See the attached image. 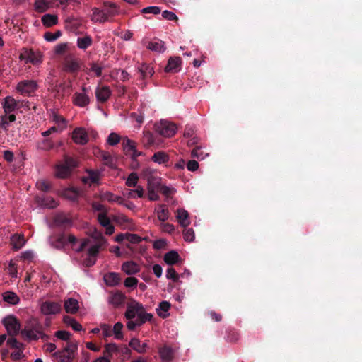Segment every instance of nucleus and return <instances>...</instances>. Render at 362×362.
Instances as JSON below:
<instances>
[{
    "label": "nucleus",
    "mask_w": 362,
    "mask_h": 362,
    "mask_svg": "<svg viewBox=\"0 0 362 362\" xmlns=\"http://www.w3.org/2000/svg\"><path fill=\"white\" fill-rule=\"evenodd\" d=\"M78 341H69L61 350L54 352L52 357L55 362H75L78 355Z\"/></svg>",
    "instance_id": "obj_1"
},
{
    "label": "nucleus",
    "mask_w": 362,
    "mask_h": 362,
    "mask_svg": "<svg viewBox=\"0 0 362 362\" xmlns=\"http://www.w3.org/2000/svg\"><path fill=\"white\" fill-rule=\"evenodd\" d=\"M21 334L23 337L29 340H37L41 338L47 341L49 339V336L43 332L42 325L35 319H32L27 322Z\"/></svg>",
    "instance_id": "obj_2"
},
{
    "label": "nucleus",
    "mask_w": 362,
    "mask_h": 362,
    "mask_svg": "<svg viewBox=\"0 0 362 362\" xmlns=\"http://www.w3.org/2000/svg\"><path fill=\"white\" fill-rule=\"evenodd\" d=\"M144 174L146 177L147 180V189L149 200H158L159 196L158 194V192L162 185L161 178L152 175L151 170L148 168L144 170Z\"/></svg>",
    "instance_id": "obj_3"
},
{
    "label": "nucleus",
    "mask_w": 362,
    "mask_h": 362,
    "mask_svg": "<svg viewBox=\"0 0 362 362\" xmlns=\"http://www.w3.org/2000/svg\"><path fill=\"white\" fill-rule=\"evenodd\" d=\"M81 60L75 57L74 54H68L64 56L62 62V70L76 77L81 70Z\"/></svg>",
    "instance_id": "obj_4"
},
{
    "label": "nucleus",
    "mask_w": 362,
    "mask_h": 362,
    "mask_svg": "<svg viewBox=\"0 0 362 362\" xmlns=\"http://www.w3.org/2000/svg\"><path fill=\"white\" fill-rule=\"evenodd\" d=\"M91 97L92 91L90 87L83 86L81 91L74 93L72 103L75 106L86 107L90 104Z\"/></svg>",
    "instance_id": "obj_5"
},
{
    "label": "nucleus",
    "mask_w": 362,
    "mask_h": 362,
    "mask_svg": "<svg viewBox=\"0 0 362 362\" xmlns=\"http://www.w3.org/2000/svg\"><path fill=\"white\" fill-rule=\"evenodd\" d=\"M8 334L11 336L18 335L21 329V323L14 315H8L2 320Z\"/></svg>",
    "instance_id": "obj_6"
},
{
    "label": "nucleus",
    "mask_w": 362,
    "mask_h": 362,
    "mask_svg": "<svg viewBox=\"0 0 362 362\" xmlns=\"http://www.w3.org/2000/svg\"><path fill=\"white\" fill-rule=\"evenodd\" d=\"M42 55L40 52H35L32 49L23 47L20 53L19 59L25 63L36 64L42 62Z\"/></svg>",
    "instance_id": "obj_7"
},
{
    "label": "nucleus",
    "mask_w": 362,
    "mask_h": 362,
    "mask_svg": "<svg viewBox=\"0 0 362 362\" xmlns=\"http://www.w3.org/2000/svg\"><path fill=\"white\" fill-rule=\"evenodd\" d=\"M155 130L163 136L171 137L176 132V127L175 124L170 122L161 120L159 123L155 124Z\"/></svg>",
    "instance_id": "obj_8"
},
{
    "label": "nucleus",
    "mask_w": 362,
    "mask_h": 362,
    "mask_svg": "<svg viewBox=\"0 0 362 362\" xmlns=\"http://www.w3.org/2000/svg\"><path fill=\"white\" fill-rule=\"evenodd\" d=\"M72 90V80L63 81L52 87V93L57 99L63 98L66 95H69Z\"/></svg>",
    "instance_id": "obj_9"
},
{
    "label": "nucleus",
    "mask_w": 362,
    "mask_h": 362,
    "mask_svg": "<svg viewBox=\"0 0 362 362\" xmlns=\"http://www.w3.org/2000/svg\"><path fill=\"white\" fill-rule=\"evenodd\" d=\"M37 82L34 80H24L16 86V90L23 95H30L37 89Z\"/></svg>",
    "instance_id": "obj_10"
},
{
    "label": "nucleus",
    "mask_w": 362,
    "mask_h": 362,
    "mask_svg": "<svg viewBox=\"0 0 362 362\" xmlns=\"http://www.w3.org/2000/svg\"><path fill=\"white\" fill-rule=\"evenodd\" d=\"M122 144L125 154L130 155L132 159L134 161H136V158L141 156L142 153L136 149V143L128 137H124Z\"/></svg>",
    "instance_id": "obj_11"
},
{
    "label": "nucleus",
    "mask_w": 362,
    "mask_h": 362,
    "mask_svg": "<svg viewBox=\"0 0 362 362\" xmlns=\"http://www.w3.org/2000/svg\"><path fill=\"white\" fill-rule=\"evenodd\" d=\"M142 310H144L143 305L132 299L127 305V310L124 313V317L127 320H133Z\"/></svg>",
    "instance_id": "obj_12"
},
{
    "label": "nucleus",
    "mask_w": 362,
    "mask_h": 362,
    "mask_svg": "<svg viewBox=\"0 0 362 362\" xmlns=\"http://www.w3.org/2000/svg\"><path fill=\"white\" fill-rule=\"evenodd\" d=\"M126 296L120 291H112L107 298V302L115 308H118L124 305Z\"/></svg>",
    "instance_id": "obj_13"
},
{
    "label": "nucleus",
    "mask_w": 362,
    "mask_h": 362,
    "mask_svg": "<svg viewBox=\"0 0 362 362\" xmlns=\"http://www.w3.org/2000/svg\"><path fill=\"white\" fill-rule=\"evenodd\" d=\"M41 312L44 315H55L62 310V305L58 302L45 301L41 304Z\"/></svg>",
    "instance_id": "obj_14"
},
{
    "label": "nucleus",
    "mask_w": 362,
    "mask_h": 362,
    "mask_svg": "<svg viewBox=\"0 0 362 362\" xmlns=\"http://www.w3.org/2000/svg\"><path fill=\"white\" fill-rule=\"evenodd\" d=\"M82 26L83 21L81 18L70 16L65 20L66 29L76 34L80 33Z\"/></svg>",
    "instance_id": "obj_15"
},
{
    "label": "nucleus",
    "mask_w": 362,
    "mask_h": 362,
    "mask_svg": "<svg viewBox=\"0 0 362 362\" xmlns=\"http://www.w3.org/2000/svg\"><path fill=\"white\" fill-rule=\"evenodd\" d=\"M107 212L100 213L98 215V221L99 223L105 228V233L107 235H111L115 231V227L111 224L110 219L107 215Z\"/></svg>",
    "instance_id": "obj_16"
},
{
    "label": "nucleus",
    "mask_w": 362,
    "mask_h": 362,
    "mask_svg": "<svg viewBox=\"0 0 362 362\" xmlns=\"http://www.w3.org/2000/svg\"><path fill=\"white\" fill-rule=\"evenodd\" d=\"M72 139L77 144L84 145L87 144L88 137L85 129L76 128L72 132Z\"/></svg>",
    "instance_id": "obj_17"
},
{
    "label": "nucleus",
    "mask_w": 362,
    "mask_h": 362,
    "mask_svg": "<svg viewBox=\"0 0 362 362\" xmlns=\"http://www.w3.org/2000/svg\"><path fill=\"white\" fill-rule=\"evenodd\" d=\"M35 200L40 206L49 209H54L58 205L53 197L45 194L36 196Z\"/></svg>",
    "instance_id": "obj_18"
},
{
    "label": "nucleus",
    "mask_w": 362,
    "mask_h": 362,
    "mask_svg": "<svg viewBox=\"0 0 362 362\" xmlns=\"http://www.w3.org/2000/svg\"><path fill=\"white\" fill-rule=\"evenodd\" d=\"M97 100L99 103H104L108 100L111 95V90L107 86H98L95 90Z\"/></svg>",
    "instance_id": "obj_19"
},
{
    "label": "nucleus",
    "mask_w": 362,
    "mask_h": 362,
    "mask_svg": "<svg viewBox=\"0 0 362 362\" xmlns=\"http://www.w3.org/2000/svg\"><path fill=\"white\" fill-rule=\"evenodd\" d=\"M2 107L4 113L10 114L18 109V103L12 96H6L2 102Z\"/></svg>",
    "instance_id": "obj_20"
},
{
    "label": "nucleus",
    "mask_w": 362,
    "mask_h": 362,
    "mask_svg": "<svg viewBox=\"0 0 362 362\" xmlns=\"http://www.w3.org/2000/svg\"><path fill=\"white\" fill-rule=\"evenodd\" d=\"M181 59L179 57H171L168 59L165 71L168 73H177L180 70Z\"/></svg>",
    "instance_id": "obj_21"
},
{
    "label": "nucleus",
    "mask_w": 362,
    "mask_h": 362,
    "mask_svg": "<svg viewBox=\"0 0 362 362\" xmlns=\"http://www.w3.org/2000/svg\"><path fill=\"white\" fill-rule=\"evenodd\" d=\"M51 245L58 250H62L67 245L66 235L64 233H59L55 236L54 240L50 241Z\"/></svg>",
    "instance_id": "obj_22"
},
{
    "label": "nucleus",
    "mask_w": 362,
    "mask_h": 362,
    "mask_svg": "<svg viewBox=\"0 0 362 362\" xmlns=\"http://www.w3.org/2000/svg\"><path fill=\"white\" fill-rule=\"evenodd\" d=\"M122 270L127 275H133L139 272L140 267L135 262L127 261L122 264Z\"/></svg>",
    "instance_id": "obj_23"
},
{
    "label": "nucleus",
    "mask_w": 362,
    "mask_h": 362,
    "mask_svg": "<svg viewBox=\"0 0 362 362\" xmlns=\"http://www.w3.org/2000/svg\"><path fill=\"white\" fill-rule=\"evenodd\" d=\"M54 222L57 226L64 228H69L72 225L71 218L64 214H59L56 215L54 218Z\"/></svg>",
    "instance_id": "obj_24"
},
{
    "label": "nucleus",
    "mask_w": 362,
    "mask_h": 362,
    "mask_svg": "<svg viewBox=\"0 0 362 362\" xmlns=\"http://www.w3.org/2000/svg\"><path fill=\"white\" fill-rule=\"evenodd\" d=\"M176 214V218L182 226L185 228L189 225L190 221L189 213L185 209H177Z\"/></svg>",
    "instance_id": "obj_25"
},
{
    "label": "nucleus",
    "mask_w": 362,
    "mask_h": 362,
    "mask_svg": "<svg viewBox=\"0 0 362 362\" xmlns=\"http://www.w3.org/2000/svg\"><path fill=\"white\" fill-rule=\"evenodd\" d=\"M64 309L66 313L74 314L79 308L78 301L73 298H69L64 300Z\"/></svg>",
    "instance_id": "obj_26"
},
{
    "label": "nucleus",
    "mask_w": 362,
    "mask_h": 362,
    "mask_svg": "<svg viewBox=\"0 0 362 362\" xmlns=\"http://www.w3.org/2000/svg\"><path fill=\"white\" fill-rule=\"evenodd\" d=\"M129 346L136 352L140 354L145 353L148 349L147 343L144 342L141 344L140 340L137 338L132 339L129 343Z\"/></svg>",
    "instance_id": "obj_27"
},
{
    "label": "nucleus",
    "mask_w": 362,
    "mask_h": 362,
    "mask_svg": "<svg viewBox=\"0 0 362 362\" xmlns=\"http://www.w3.org/2000/svg\"><path fill=\"white\" fill-rule=\"evenodd\" d=\"M163 259L167 264L173 265L180 262V257L175 250H170L165 254Z\"/></svg>",
    "instance_id": "obj_28"
},
{
    "label": "nucleus",
    "mask_w": 362,
    "mask_h": 362,
    "mask_svg": "<svg viewBox=\"0 0 362 362\" xmlns=\"http://www.w3.org/2000/svg\"><path fill=\"white\" fill-rule=\"evenodd\" d=\"M158 353L161 359L165 362L170 361L173 358V351L172 349L167 345L160 347Z\"/></svg>",
    "instance_id": "obj_29"
},
{
    "label": "nucleus",
    "mask_w": 362,
    "mask_h": 362,
    "mask_svg": "<svg viewBox=\"0 0 362 362\" xmlns=\"http://www.w3.org/2000/svg\"><path fill=\"white\" fill-rule=\"evenodd\" d=\"M121 279L119 274L115 272H110L104 276V281L107 286H115L119 284Z\"/></svg>",
    "instance_id": "obj_30"
},
{
    "label": "nucleus",
    "mask_w": 362,
    "mask_h": 362,
    "mask_svg": "<svg viewBox=\"0 0 362 362\" xmlns=\"http://www.w3.org/2000/svg\"><path fill=\"white\" fill-rule=\"evenodd\" d=\"M11 245L15 250H20L25 243L23 235L14 234L11 238Z\"/></svg>",
    "instance_id": "obj_31"
},
{
    "label": "nucleus",
    "mask_w": 362,
    "mask_h": 362,
    "mask_svg": "<svg viewBox=\"0 0 362 362\" xmlns=\"http://www.w3.org/2000/svg\"><path fill=\"white\" fill-rule=\"evenodd\" d=\"M138 71L140 74V78L145 79L148 77H151L154 71L152 66L147 64H142L138 67Z\"/></svg>",
    "instance_id": "obj_32"
},
{
    "label": "nucleus",
    "mask_w": 362,
    "mask_h": 362,
    "mask_svg": "<svg viewBox=\"0 0 362 362\" xmlns=\"http://www.w3.org/2000/svg\"><path fill=\"white\" fill-rule=\"evenodd\" d=\"M90 19L93 22L104 23L107 21V16H105L103 10L94 8Z\"/></svg>",
    "instance_id": "obj_33"
},
{
    "label": "nucleus",
    "mask_w": 362,
    "mask_h": 362,
    "mask_svg": "<svg viewBox=\"0 0 362 362\" xmlns=\"http://www.w3.org/2000/svg\"><path fill=\"white\" fill-rule=\"evenodd\" d=\"M93 44L92 37L86 34L83 37H78L76 41L77 47L83 50L86 49Z\"/></svg>",
    "instance_id": "obj_34"
},
{
    "label": "nucleus",
    "mask_w": 362,
    "mask_h": 362,
    "mask_svg": "<svg viewBox=\"0 0 362 362\" xmlns=\"http://www.w3.org/2000/svg\"><path fill=\"white\" fill-rule=\"evenodd\" d=\"M153 319V315L151 313H148L145 311V309L142 310L138 315L137 318L135 320L136 324L138 325V327L141 326L143 324H144L146 322H151Z\"/></svg>",
    "instance_id": "obj_35"
},
{
    "label": "nucleus",
    "mask_w": 362,
    "mask_h": 362,
    "mask_svg": "<svg viewBox=\"0 0 362 362\" xmlns=\"http://www.w3.org/2000/svg\"><path fill=\"white\" fill-rule=\"evenodd\" d=\"M71 173V171L69 170V168L64 164H59L56 166L55 175L59 178H66Z\"/></svg>",
    "instance_id": "obj_36"
},
{
    "label": "nucleus",
    "mask_w": 362,
    "mask_h": 362,
    "mask_svg": "<svg viewBox=\"0 0 362 362\" xmlns=\"http://www.w3.org/2000/svg\"><path fill=\"white\" fill-rule=\"evenodd\" d=\"M58 21V18L56 15L45 14L42 17V23L45 27H51L56 25Z\"/></svg>",
    "instance_id": "obj_37"
},
{
    "label": "nucleus",
    "mask_w": 362,
    "mask_h": 362,
    "mask_svg": "<svg viewBox=\"0 0 362 362\" xmlns=\"http://www.w3.org/2000/svg\"><path fill=\"white\" fill-rule=\"evenodd\" d=\"M151 160L158 164H164L169 160V156L163 151H158L153 155Z\"/></svg>",
    "instance_id": "obj_38"
},
{
    "label": "nucleus",
    "mask_w": 362,
    "mask_h": 362,
    "mask_svg": "<svg viewBox=\"0 0 362 362\" xmlns=\"http://www.w3.org/2000/svg\"><path fill=\"white\" fill-rule=\"evenodd\" d=\"M119 352V348L115 343L107 344L105 346L103 355L108 358H111L114 354Z\"/></svg>",
    "instance_id": "obj_39"
},
{
    "label": "nucleus",
    "mask_w": 362,
    "mask_h": 362,
    "mask_svg": "<svg viewBox=\"0 0 362 362\" xmlns=\"http://www.w3.org/2000/svg\"><path fill=\"white\" fill-rule=\"evenodd\" d=\"M3 298L4 301L12 305H16L20 301L18 296L12 291H6L4 293Z\"/></svg>",
    "instance_id": "obj_40"
},
{
    "label": "nucleus",
    "mask_w": 362,
    "mask_h": 362,
    "mask_svg": "<svg viewBox=\"0 0 362 362\" xmlns=\"http://www.w3.org/2000/svg\"><path fill=\"white\" fill-rule=\"evenodd\" d=\"M64 322L70 326L74 331L79 332L82 330L81 325L70 316H64Z\"/></svg>",
    "instance_id": "obj_41"
},
{
    "label": "nucleus",
    "mask_w": 362,
    "mask_h": 362,
    "mask_svg": "<svg viewBox=\"0 0 362 362\" xmlns=\"http://www.w3.org/2000/svg\"><path fill=\"white\" fill-rule=\"evenodd\" d=\"M147 48L158 52H163L165 50L164 42L159 40L155 42H149Z\"/></svg>",
    "instance_id": "obj_42"
},
{
    "label": "nucleus",
    "mask_w": 362,
    "mask_h": 362,
    "mask_svg": "<svg viewBox=\"0 0 362 362\" xmlns=\"http://www.w3.org/2000/svg\"><path fill=\"white\" fill-rule=\"evenodd\" d=\"M100 158L104 161V164L111 168H115V165L114 163V159L110 153L106 151H102L100 153Z\"/></svg>",
    "instance_id": "obj_43"
},
{
    "label": "nucleus",
    "mask_w": 362,
    "mask_h": 362,
    "mask_svg": "<svg viewBox=\"0 0 362 362\" xmlns=\"http://www.w3.org/2000/svg\"><path fill=\"white\" fill-rule=\"evenodd\" d=\"M124 325L122 322H117L115 324L112 329V334L115 336V338L117 339H123L124 336L122 333V329Z\"/></svg>",
    "instance_id": "obj_44"
},
{
    "label": "nucleus",
    "mask_w": 362,
    "mask_h": 362,
    "mask_svg": "<svg viewBox=\"0 0 362 362\" xmlns=\"http://www.w3.org/2000/svg\"><path fill=\"white\" fill-rule=\"evenodd\" d=\"M105 14L107 16H113L117 13V6L115 4L107 2L105 4V8L103 9Z\"/></svg>",
    "instance_id": "obj_45"
},
{
    "label": "nucleus",
    "mask_w": 362,
    "mask_h": 362,
    "mask_svg": "<svg viewBox=\"0 0 362 362\" xmlns=\"http://www.w3.org/2000/svg\"><path fill=\"white\" fill-rule=\"evenodd\" d=\"M54 336L61 340L65 341L67 344L69 341H76L75 340H71V334L66 330H59L54 334Z\"/></svg>",
    "instance_id": "obj_46"
},
{
    "label": "nucleus",
    "mask_w": 362,
    "mask_h": 362,
    "mask_svg": "<svg viewBox=\"0 0 362 362\" xmlns=\"http://www.w3.org/2000/svg\"><path fill=\"white\" fill-rule=\"evenodd\" d=\"M160 209L157 211L158 218L162 222H165L168 219L170 212L165 205H160Z\"/></svg>",
    "instance_id": "obj_47"
},
{
    "label": "nucleus",
    "mask_w": 362,
    "mask_h": 362,
    "mask_svg": "<svg viewBox=\"0 0 362 362\" xmlns=\"http://www.w3.org/2000/svg\"><path fill=\"white\" fill-rule=\"evenodd\" d=\"M138 180H139V176H138L137 173H131L129 175L125 184L129 187H135L137 186Z\"/></svg>",
    "instance_id": "obj_48"
},
{
    "label": "nucleus",
    "mask_w": 362,
    "mask_h": 362,
    "mask_svg": "<svg viewBox=\"0 0 362 362\" xmlns=\"http://www.w3.org/2000/svg\"><path fill=\"white\" fill-rule=\"evenodd\" d=\"M35 6L38 12H45L48 9L49 2L47 0H36Z\"/></svg>",
    "instance_id": "obj_49"
},
{
    "label": "nucleus",
    "mask_w": 362,
    "mask_h": 362,
    "mask_svg": "<svg viewBox=\"0 0 362 362\" xmlns=\"http://www.w3.org/2000/svg\"><path fill=\"white\" fill-rule=\"evenodd\" d=\"M36 186L38 189L44 192H49L52 187V184L45 180H41L37 182Z\"/></svg>",
    "instance_id": "obj_50"
},
{
    "label": "nucleus",
    "mask_w": 362,
    "mask_h": 362,
    "mask_svg": "<svg viewBox=\"0 0 362 362\" xmlns=\"http://www.w3.org/2000/svg\"><path fill=\"white\" fill-rule=\"evenodd\" d=\"M191 155L194 158L202 160L205 158L207 153L204 151L201 146H197L193 148Z\"/></svg>",
    "instance_id": "obj_51"
},
{
    "label": "nucleus",
    "mask_w": 362,
    "mask_h": 362,
    "mask_svg": "<svg viewBox=\"0 0 362 362\" xmlns=\"http://www.w3.org/2000/svg\"><path fill=\"white\" fill-rule=\"evenodd\" d=\"M62 35L60 30H57L55 33L46 32L44 34V38L48 42H54L57 40Z\"/></svg>",
    "instance_id": "obj_52"
},
{
    "label": "nucleus",
    "mask_w": 362,
    "mask_h": 362,
    "mask_svg": "<svg viewBox=\"0 0 362 362\" xmlns=\"http://www.w3.org/2000/svg\"><path fill=\"white\" fill-rule=\"evenodd\" d=\"M121 140V137L117 133H110L107 137V143L110 146L117 145Z\"/></svg>",
    "instance_id": "obj_53"
},
{
    "label": "nucleus",
    "mask_w": 362,
    "mask_h": 362,
    "mask_svg": "<svg viewBox=\"0 0 362 362\" xmlns=\"http://www.w3.org/2000/svg\"><path fill=\"white\" fill-rule=\"evenodd\" d=\"M68 47V42L59 43L55 46L54 52L57 55H62L66 52Z\"/></svg>",
    "instance_id": "obj_54"
},
{
    "label": "nucleus",
    "mask_w": 362,
    "mask_h": 362,
    "mask_svg": "<svg viewBox=\"0 0 362 362\" xmlns=\"http://www.w3.org/2000/svg\"><path fill=\"white\" fill-rule=\"evenodd\" d=\"M170 308V303L168 301H162L159 304V310H157V313L160 317L165 318L166 317L165 315H162L160 310L163 312H168Z\"/></svg>",
    "instance_id": "obj_55"
},
{
    "label": "nucleus",
    "mask_w": 362,
    "mask_h": 362,
    "mask_svg": "<svg viewBox=\"0 0 362 362\" xmlns=\"http://www.w3.org/2000/svg\"><path fill=\"white\" fill-rule=\"evenodd\" d=\"M63 164L67 166L69 170L71 171L77 166L76 160L74 158L67 156L64 157V163Z\"/></svg>",
    "instance_id": "obj_56"
},
{
    "label": "nucleus",
    "mask_w": 362,
    "mask_h": 362,
    "mask_svg": "<svg viewBox=\"0 0 362 362\" xmlns=\"http://www.w3.org/2000/svg\"><path fill=\"white\" fill-rule=\"evenodd\" d=\"M183 236L185 241L192 242L195 235L192 228H185L183 231Z\"/></svg>",
    "instance_id": "obj_57"
},
{
    "label": "nucleus",
    "mask_w": 362,
    "mask_h": 362,
    "mask_svg": "<svg viewBox=\"0 0 362 362\" xmlns=\"http://www.w3.org/2000/svg\"><path fill=\"white\" fill-rule=\"evenodd\" d=\"M166 278L176 282L179 279V275L174 268L170 267L167 269Z\"/></svg>",
    "instance_id": "obj_58"
},
{
    "label": "nucleus",
    "mask_w": 362,
    "mask_h": 362,
    "mask_svg": "<svg viewBox=\"0 0 362 362\" xmlns=\"http://www.w3.org/2000/svg\"><path fill=\"white\" fill-rule=\"evenodd\" d=\"M101 330L102 333L104 337H109L112 336V329L110 325L107 324H103L101 325Z\"/></svg>",
    "instance_id": "obj_59"
},
{
    "label": "nucleus",
    "mask_w": 362,
    "mask_h": 362,
    "mask_svg": "<svg viewBox=\"0 0 362 362\" xmlns=\"http://www.w3.org/2000/svg\"><path fill=\"white\" fill-rule=\"evenodd\" d=\"M143 142L146 146H151L154 143V137L153 135L150 132H146L144 134Z\"/></svg>",
    "instance_id": "obj_60"
},
{
    "label": "nucleus",
    "mask_w": 362,
    "mask_h": 362,
    "mask_svg": "<svg viewBox=\"0 0 362 362\" xmlns=\"http://www.w3.org/2000/svg\"><path fill=\"white\" fill-rule=\"evenodd\" d=\"M90 71L94 72L98 77L102 75V66L96 63L90 64Z\"/></svg>",
    "instance_id": "obj_61"
},
{
    "label": "nucleus",
    "mask_w": 362,
    "mask_h": 362,
    "mask_svg": "<svg viewBox=\"0 0 362 362\" xmlns=\"http://www.w3.org/2000/svg\"><path fill=\"white\" fill-rule=\"evenodd\" d=\"M64 196L71 200H76L78 197V194L76 190L71 189H67L64 192Z\"/></svg>",
    "instance_id": "obj_62"
},
{
    "label": "nucleus",
    "mask_w": 362,
    "mask_h": 362,
    "mask_svg": "<svg viewBox=\"0 0 362 362\" xmlns=\"http://www.w3.org/2000/svg\"><path fill=\"white\" fill-rule=\"evenodd\" d=\"M162 16L169 21H177V16L172 11L165 10L162 13Z\"/></svg>",
    "instance_id": "obj_63"
},
{
    "label": "nucleus",
    "mask_w": 362,
    "mask_h": 362,
    "mask_svg": "<svg viewBox=\"0 0 362 362\" xmlns=\"http://www.w3.org/2000/svg\"><path fill=\"white\" fill-rule=\"evenodd\" d=\"M160 228L163 232L172 233L175 230V227L173 224L169 223H163L160 224Z\"/></svg>",
    "instance_id": "obj_64"
}]
</instances>
